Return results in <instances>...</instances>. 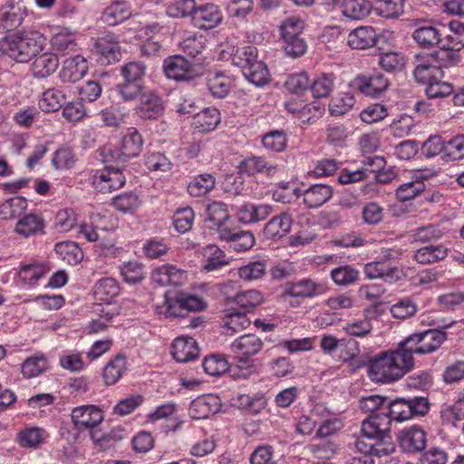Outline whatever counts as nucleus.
Instances as JSON below:
<instances>
[{
  "label": "nucleus",
  "mask_w": 464,
  "mask_h": 464,
  "mask_svg": "<svg viewBox=\"0 0 464 464\" xmlns=\"http://www.w3.org/2000/svg\"><path fill=\"white\" fill-rule=\"evenodd\" d=\"M413 365V357L401 342L397 349L381 353L372 359L368 372L373 382L390 383L402 378Z\"/></svg>",
  "instance_id": "nucleus-1"
},
{
  "label": "nucleus",
  "mask_w": 464,
  "mask_h": 464,
  "mask_svg": "<svg viewBox=\"0 0 464 464\" xmlns=\"http://www.w3.org/2000/svg\"><path fill=\"white\" fill-rule=\"evenodd\" d=\"M47 44L38 30H22L0 38V53L16 63H25L42 53Z\"/></svg>",
  "instance_id": "nucleus-2"
},
{
  "label": "nucleus",
  "mask_w": 464,
  "mask_h": 464,
  "mask_svg": "<svg viewBox=\"0 0 464 464\" xmlns=\"http://www.w3.org/2000/svg\"><path fill=\"white\" fill-rule=\"evenodd\" d=\"M264 346L263 340L256 334H243L236 338L230 344V351L237 362L238 377L247 378L256 372L255 364L250 360L256 355Z\"/></svg>",
  "instance_id": "nucleus-3"
},
{
  "label": "nucleus",
  "mask_w": 464,
  "mask_h": 464,
  "mask_svg": "<svg viewBox=\"0 0 464 464\" xmlns=\"http://www.w3.org/2000/svg\"><path fill=\"white\" fill-rule=\"evenodd\" d=\"M304 26V20L296 15L289 16L282 22L279 27L280 35L284 50L289 57L297 58L305 53L307 45L301 37Z\"/></svg>",
  "instance_id": "nucleus-4"
},
{
  "label": "nucleus",
  "mask_w": 464,
  "mask_h": 464,
  "mask_svg": "<svg viewBox=\"0 0 464 464\" xmlns=\"http://www.w3.org/2000/svg\"><path fill=\"white\" fill-rule=\"evenodd\" d=\"M445 339L446 335L443 332L430 329L422 333L413 334L401 343L406 351L413 357V354H424L434 352L442 344Z\"/></svg>",
  "instance_id": "nucleus-5"
},
{
  "label": "nucleus",
  "mask_w": 464,
  "mask_h": 464,
  "mask_svg": "<svg viewBox=\"0 0 464 464\" xmlns=\"http://www.w3.org/2000/svg\"><path fill=\"white\" fill-rule=\"evenodd\" d=\"M464 43L458 36L448 35L441 41L437 51L430 54L433 61L442 70L457 65L461 61L460 51Z\"/></svg>",
  "instance_id": "nucleus-6"
},
{
  "label": "nucleus",
  "mask_w": 464,
  "mask_h": 464,
  "mask_svg": "<svg viewBox=\"0 0 464 464\" xmlns=\"http://www.w3.org/2000/svg\"><path fill=\"white\" fill-rule=\"evenodd\" d=\"M27 16V8L23 0H5L0 6V31L18 28Z\"/></svg>",
  "instance_id": "nucleus-7"
},
{
  "label": "nucleus",
  "mask_w": 464,
  "mask_h": 464,
  "mask_svg": "<svg viewBox=\"0 0 464 464\" xmlns=\"http://www.w3.org/2000/svg\"><path fill=\"white\" fill-rule=\"evenodd\" d=\"M93 188L102 193H110L121 188L125 181V176L119 168L106 167L96 170L91 178Z\"/></svg>",
  "instance_id": "nucleus-8"
},
{
  "label": "nucleus",
  "mask_w": 464,
  "mask_h": 464,
  "mask_svg": "<svg viewBox=\"0 0 464 464\" xmlns=\"http://www.w3.org/2000/svg\"><path fill=\"white\" fill-rule=\"evenodd\" d=\"M220 48L221 58L231 59L233 64L241 69L242 73L257 58V49L255 46L237 47L233 41H227L221 44Z\"/></svg>",
  "instance_id": "nucleus-9"
},
{
  "label": "nucleus",
  "mask_w": 464,
  "mask_h": 464,
  "mask_svg": "<svg viewBox=\"0 0 464 464\" xmlns=\"http://www.w3.org/2000/svg\"><path fill=\"white\" fill-rule=\"evenodd\" d=\"M71 419L75 429L85 430L100 425L104 419V414L101 408L92 404H86L73 408L71 412Z\"/></svg>",
  "instance_id": "nucleus-10"
},
{
  "label": "nucleus",
  "mask_w": 464,
  "mask_h": 464,
  "mask_svg": "<svg viewBox=\"0 0 464 464\" xmlns=\"http://www.w3.org/2000/svg\"><path fill=\"white\" fill-rule=\"evenodd\" d=\"M95 52L102 64H112L121 58V47L115 35L105 34L99 37L95 43Z\"/></svg>",
  "instance_id": "nucleus-11"
},
{
  "label": "nucleus",
  "mask_w": 464,
  "mask_h": 464,
  "mask_svg": "<svg viewBox=\"0 0 464 464\" xmlns=\"http://www.w3.org/2000/svg\"><path fill=\"white\" fill-rule=\"evenodd\" d=\"M223 20L219 7L215 4H203L195 7L192 16L193 24L199 29H212Z\"/></svg>",
  "instance_id": "nucleus-12"
},
{
  "label": "nucleus",
  "mask_w": 464,
  "mask_h": 464,
  "mask_svg": "<svg viewBox=\"0 0 464 464\" xmlns=\"http://www.w3.org/2000/svg\"><path fill=\"white\" fill-rule=\"evenodd\" d=\"M135 111L140 118L144 120H155L160 117L164 111L161 98L151 91L143 92L140 96Z\"/></svg>",
  "instance_id": "nucleus-13"
},
{
  "label": "nucleus",
  "mask_w": 464,
  "mask_h": 464,
  "mask_svg": "<svg viewBox=\"0 0 464 464\" xmlns=\"http://www.w3.org/2000/svg\"><path fill=\"white\" fill-rule=\"evenodd\" d=\"M353 86L366 96L379 97L388 88L389 82L382 73L374 72L357 76L353 80Z\"/></svg>",
  "instance_id": "nucleus-14"
},
{
  "label": "nucleus",
  "mask_w": 464,
  "mask_h": 464,
  "mask_svg": "<svg viewBox=\"0 0 464 464\" xmlns=\"http://www.w3.org/2000/svg\"><path fill=\"white\" fill-rule=\"evenodd\" d=\"M399 443L404 451L417 453L426 447L427 434L417 425L404 428L399 434Z\"/></svg>",
  "instance_id": "nucleus-15"
},
{
  "label": "nucleus",
  "mask_w": 464,
  "mask_h": 464,
  "mask_svg": "<svg viewBox=\"0 0 464 464\" xmlns=\"http://www.w3.org/2000/svg\"><path fill=\"white\" fill-rule=\"evenodd\" d=\"M163 71L169 79L175 81L188 80L194 74L191 63L182 55H173L166 58L163 62Z\"/></svg>",
  "instance_id": "nucleus-16"
},
{
  "label": "nucleus",
  "mask_w": 464,
  "mask_h": 464,
  "mask_svg": "<svg viewBox=\"0 0 464 464\" xmlns=\"http://www.w3.org/2000/svg\"><path fill=\"white\" fill-rule=\"evenodd\" d=\"M170 352L178 362H188L198 356L199 347L194 338L182 335L173 340Z\"/></svg>",
  "instance_id": "nucleus-17"
},
{
  "label": "nucleus",
  "mask_w": 464,
  "mask_h": 464,
  "mask_svg": "<svg viewBox=\"0 0 464 464\" xmlns=\"http://www.w3.org/2000/svg\"><path fill=\"white\" fill-rule=\"evenodd\" d=\"M88 69V62L83 56H72L63 61L59 77L63 82H76L86 75Z\"/></svg>",
  "instance_id": "nucleus-18"
},
{
  "label": "nucleus",
  "mask_w": 464,
  "mask_h": 464,
  "mask_svg": "<svg viewBox=\"0 0 464 464\" xmlns=\"http://www.w3.org/2000/svg\"><path fill=\"white\" fill-rule=\"evenodd\" d=\"M414 77L418 82L430 84L431 82L442 79L444 72L430 55L416 57Z\"/></svg>",
  "instance_id": "nucleus-19"
},
{
  "label": "nucleus",
  "mask_w": 464,
  "mask_h": 464,
  "mask_svg": "<svg viewBox=\"0 0 464 464\" xmlns=\"http://www.w3.org/2000/svg\"><path fill=\"white\" fill-rule=\"evenodd\" d=\"M50 44L58 53L73 51L76 47V33L69 27L50 26Z\"/></svg>",
  "instance_id": "nucleus-20"
},
{
  "label": "nucleus",
  "mask_w": 464,
  "mask_h": 464,
  "mask_svg": "<svg viewBox=\"0 0 464 464\" xmlns=\"http://www.w3.org/2000/svg\"><path fill=\"white\" fill-rule=\"evenodd\" d=\"M220 410V400L215 395H203L193 400L188 408L192 419L202 420L210 417Z\"/></svg>",
  "instance_id": "nucleus-21"
},
{
  "label": "nucleus",
  "mask_w": 464,
  "mask_h": 464,
  "mask_svg": "<svg viewBox=\"0 0 464 464\" xmlns=\"http://www.w3.org/2000/svg\"><path fill=\"white\" fill-rule=\"evenodd\" d=\"M230 216L227 206L219 201H214L207 208L206 223L211 229L217 230L218 237L222 236L223 229H229Z\"/></svg>",
  "instance_id": "nucleus-22"
},
{
  "label": "nucleus",
  "mask_w": 464,
  "mask_h": 464,
  "mask_svg": "<svg viewBox=\"0 0 464 464\" xmlns=\"http://www.w3.org/2000/svg\"><path fill=\"white\" fill-rule=\"evenodd\" d=\"M335 4L343 16L354 21L366 18L372 10L368 0H335Z\"/></svg>",
  "instance_id": "nucleus-23"
},
{
  "label": "nucleus",
  "mask_w": 464,
  "mask_h": 464,
  "mask_svg": "<svg viewBox=\"0 0 464 464\" xmlns=\"http://www.w3.org/2000/svg\"><path fill=\"white\" fill-rule=\"evenodd\" d=\"M31 64V72L34 78L44 79L52 75L59 66V58L53 52H45L34 56Z\"/></svg>",
  "instance_id": "nucleus-24"
},
{
  "label": "nucleus",
  "mask_w": 464,
  "mask_h": 464,
  "mask_svg": "<svg viewBox=\"0 0 464 464\" xmlns=\"http://www.w3.org/2000/svg\"><path fill=\"white\" fill-rule=\"evenodd\" d=\"M50 271V266L44 261H33L21 266L18 272V284L22 286H33Z\"/></svg>",
  "instance_id": "nucleus-25"
},
{
  "label": "nucleus",
  "mask_w": 464,
  "mask_h": 464,
  "mask_svg": "<svg viewBox=\"0 0 464 464\" xmlns=\"http://www.w3.org/2000/svg\"><path fill=\"white\" fill-rule=\"evenodd\" d=\"M207 86L214 98L223 99L233 88L234 79L221 71L211 72L207 76Z\"/></svg>",
  "instance_id": "nucleus-26"
},
{
  "label": "nucleus",
  "mask_w": 464,
  "mask_h": 464,
  "mask_svg": "<svg viewBox=\"0 0 464 464\" xmlns=\"http://www.w3.org/2000/svg\"><path fill=\"white\" fill-rule=\"evenodd\" d=\"M377 33L372 26H358L347 36V44L352 49L364 50L377 44Z\"/></svg>",
  "instance_id": "nucleus-27"
},
{
  "label": "nucleus",
  "mask_w": 464,
  "mask_h": 464,
  "mask_svg": "<svg viewBox=\"0 0 464 464\" xmlns=\"http://www.w3.org/2000/svg\"><path fill=\"white\" fill-rule=\"evenodd\" d=\"M334 194L333 188L326 184H314L302 191L303 201L309 208H316L328 202Z\"/></svg>",
  "instance_id": "nucleus-28"
},
{
  "label": "nucleus",
  "mask_w": 464,
  "mask_h": 464,
  "mask_svg": "<svg viewBox=\"0 0 464 464\" xmlns=\"http://www.w3.org/2000/svg\"><path fill=\"white\" fill-rule=\"evenodd\" d=\"M293 225L292 216L284 212L273 217L264 227V235L266 238L276 240L285 237Z\"/></svg>",
  "instance_id": "nucleus-29"
},
{
  "label": "nucleus",
  "mask_w": 464,
  "mask_h": 464,
  "mask_svg": "<svg viewBox=\"0 0 464 464\" xmlns=\"http://www.w3.org/2000/svg\"><path fill=\"white\" fill-rule=\"evenodd\" d=\"M361 431L363 437L372 440L382 435H388L389 420L387 412L384 411L382 417H380V414L370 415L368 419L362 421Z\"/></svg>",
  "instance_id": "nucleus-30"
},
{
  "label": "nucleus",
  "mask_w": 464,
  "mask_h": 464,
  "mask_svg": "<svg viewBox=\"0 0 464 464\" xmlns=\"http://www.w3.org/2000/svg\"><path fill=\"white\" fill-rule=\"evenodd\" d=\"M220 121L219 111L215 107H208L193 116L191 125L195 130L205 133L214 130Z\"/></svg>",
  "instance_id": "nucleus-31"
},
{
  "label": "nucleus",
  "mask_w": 464,
  "mask_h": 464,
  "mask_svg": "<svg viewBox=\"0 0 464 464\" xmlns=\"http://www.w3.org/2000/svg\"><path fill=\"white\" fill-rule=\"evenodd\" d=\"M131 16V8L126 1H115L108 5L102 14V21L110 26H115Z\"/></svg>",
  "instance_id": "nucleus-32"
},
{
  "label": "nucleus",
  "mask_w": 464,
  "mask_h": 464,
  "mask_svg": "<svg viewBox=\"0 0 464 464\" xmlns=\"http://www.w3.org/2000/svg\"><path fill=\"white\" fill-rule=\"evenodd\" d=\"M47 431L40 427L26 426L16 434L17 444L25 449H37L47 439Z\"/></svg>",
  "instance_id": "nucleus-33"
},
{
  "label": "nucleus",
  "mask_w": 464,
  "mask_h": 464,
  "mask_svg": "<svg viewBox=\"0 0 464 464\" xmlns=\"http://www.w3.org/2000/svg\"><path fill=\"white\" fill-rule=\"evenodd\" d=\"M325 292V287L322 284H317L312 280L304 279L290 285L283 297H311L319 295Z\"/></svg>",
  "instance_id": "nucleus-34"
},
{
  "label": "nucleus",
  "mask_w": 464,
  "mask_h": 464,
  "mask_svg": "<svg viewBox=\"0 0 464 464\" xmlns=\"http://www.w3.org/2000/svg\"><path fill=\"white\" fill-rule=\"evenodd\" d=\"M364 274L368 278H382L392 282L399 278V270L396 266L385 261H374L364 266Z\"/></svg>",
  "instance_id": "nucleus-35"
},
{
  "label": "nucleus",
  "mask_w": 464,
  "mask_h": 464,
  "mask_svg": "<svg viewBox=\"0 0 464 464\" xmlns=\"http://www.w3.org/2000/svg\"><path fill=\"white\" fill-rule=\"evenodd\" d=\"M222 240L230 242V247L237 252H245L249 250L255 245V237L248 231H233L231 228L223 229Z\"/></svg>",
  "instance_id": "nucleus-36"
},
{
  "label": "nucleus",
  "mask_w": 464,
  "mask_h": 464,
  "mask_svg": "<svg viewBox=\"0 0 464 464\" xmlns=\"http://www.w3.org/2000/svg\"><path fill=\"white\" fill-rule=\"evenodd\" d=\"M362 442L356 443L357 449L364 453H368L372 458L373 456L382 458L391 455L395 451V444L390 434L382 435V437L374 440V442L362 447Z\"/></svg>",
  "instance_id": "nucleus-37"
},
{
  "label": "nucleus",
  "mask_w": 464,
  "mask_h": 464,
  "mask_svg": "<svg viewBox=\"0 0 464 464\" xmlns=\"http://www.w3.org/2000/svg\"><path fill=\"white\" fill-rule=\"evenodd\" d=\"M423 175L420 171H416L411 180L405 181L399 186L396 190V197L401 202L409 201L425 189V185L421 180Z\"/></svg>",
  "instance_id": "nucleus-38"
},
{
  "label": "nucleus",
  "mask_w": 464,
  "mask_h": 464,
  "mask_svg": "<svg viewBox=\"0 0 464 464\" xmlns=\"http://www.w3.org/2000/svg\"><path fill=\"white\" fill-rule=\"evenodd\" d=\"M216 186V178L209 173L194 176L188 184L187 190L189 196L200 198L208 195Z\"/></svg>",
  "instance_id": "nucleus-39"
},
{
  "label": "nucleus",
  "mask_w": 464,
  "mask_h": 464,
  "mask_svg": "<svg viewBox=\"0 0 464 464\" xmlns=\"http://www.w3.org/2000/svg\"><path fill=\"white\" fill-rule=\"evenodd\" d=\"M267 262L266 259H257L250 261L247 264L237 268V276L239 280L245 283H251L260 280L266 274Z\"/></svg>",
  "instance_id": "nucleus-40"
},
{
  "label": "nucleus",
  "mask_w": 464,
  "mask_h": 464,
  "mask_svg": "<svg viewBox=\"0 0 464 464\" xmlns=\"http://www.w3.org/2000/svg\"><path fill=\"white\" fill-rule=\"evenodd\" d=\"M44 227L43 218L38 214L30 213L18 219L14 231L24 237H29L43 231Z\"/></svg>",
  "instance_id": "nucleus-41"
},
{
  "label": "nucleus",
  "mask_w": 464,
  "mask_h": 464,
  "mask_svg": "<svg viewBox=\"0 0 464 464\" xmlns=\"http://www.w3.org/2000/svg\"><path fill=\"white\" fill-rule=\"evenodd\" d=\"M127 370V360L123 355H116L105 365L102 378L105 385H113L120 381Z\"/></svg>",
  "instance_id": "nucleus-42"
},
{
  "label": "nucleus",
  "mask_w": 464,
  "mask_h": 464,
  "mask_svg": "<svg viewBox=\"0 0 464 464\" xmlns=\"http://www.w3.org/2000/svg\"><path fill=\"white\" fill-rule=\"evenodd\" d=\"M412 38L422 48H432L442 41L440 30L432 25L417 27L412 33Z\"/></svg>",
  "instance_id": "nucleus-43"
},
{
  "label": "nucleus",
  "mask_w": 464,
  "mask_h": 464,
  "mask_svg": "<svg viewBox=\"0 0 464 464\" xmlns=\"http://www.w3.org/2000/svg\"><path fill=\"white\" fill-rule=\"evenodd\" d=\"M121 287L116 279L104 277L96 282L93 289L97 300L104 303H111V300L119 295Z\"/></svg>",
  "instance_id": "nucleus-44"
},
{
  "label": "nucleus",
  "mask_w": 464,
  "mask_h": 464,
  "mask_svg": "<svg viewBox=\"0 0 464 464\" xmlns=\"http://www.w3.org/2000/svg\"><path fill=\"white\" fill-rule=\"evenodd\" d=\"M335 87V76L333 73L322 72L310 81V91L314 98L328 97Z\"/></svg>",
  "instance_id": "nucleus-45"
},
{
  "label": "nucleus",
  "mask_w": 464,
  "mask_h": 464,
  "mask_svg": "<svg viewBox=\"0 0 464 464\" xmlns=\"http://www.w3.org/2000/svg\"><path fill=\"white\" fill-rule=\"evenodd\" d=\"M233 300L241 309L251 312L265 302V295L257 289H247L238 292Z\"/></svg>",
  "instance_id": "nucleus-46"
},
{
  "label": "nucleus",
  "mask_w": 464,
  "mask_h": 464,
  "mask_svg": "<svg viewBox=\"0 0 464 464\" xmlns=\"http://www.w3.org/2000/svg\"><path fill=\"white\" fill-rule=\"evenodd\" d=\"M372 10L387 19L397 18L404 12L405 0H373Z\"/></svg>",
  "instance_id": "nucleus-47"
},
{
  "label": "nucleus",
  "mask_w": 464,
  "mask_h": 464,
  "mask_svg": "<svg viewBox=\"0 0 464 464\" xmlns=\"http://www.w3.org/2000/svg\"><path fill=\"white\" fill-rule=\"evenodd\" d=\"M202 255L204 257L203 267L208 272L218 270L229 264L225 253L216 245H208L204 247Z\"/></svg>",
  "instance_id": "nucleus-48"
},
{
  "label": "nucleus",
  "mask_w": 464,
  "mask_h": 464,
  "mask_svg": "<svg viewBox=\"0 0 464 464\" xmlns=\"http://www.w3.org/2000/svg\"><path fill=\"white\" fill-rule=\"evenodd\" d=\"M54 251L62 260L72 266L79 264L83 258L82 249L72 241L57 243Z\"/></svg>",
  "instance_id": "nucleus-49"
},
{
  "label": "nucleus",
  "mask_w": 464,
  "mask_h": 464,
  "mask_svg": "<svg viewBox=\"0 0 464 464\" xmlns=\"http://www.w3.org/2000/svg\"><path fill=\"white\" fill-rule=\"evenodd\" d=\"M448 256V248L443 245L427 246L418 249L414 259L422 265H428L443 260Z\"/></svg>",
  "instance_id": "nucleus-50"
},
{
  "label": "nucleus",
  "mask_w": 464,
  "mask_h": 464,
  "mask_svg": "<svg viewBox=\"0 0 464 464\" xmlns=\"http://www.w3.org/2000/svg\"><path fill=\"white\" fill-rule=\"evenodd\" d=\"M143 147V139L135 128L127 129L122 137L121 153L127 157L138 156Z\"/></svg>",
  "instance_id": "nucleus-51"
},
{
  "label": "nucleus",
  "mask_w": 464,
  "mask_h": 464,
  "mask_svg": "<svg viewBox=\"0 0 464 464\" xmlns=\"http://www.w3.org/2000/svg\"><path fill=\"white\" fill-rule=\"evenodd\" d=\"M386 407L389 423L392 420L398 422L405 421L412 417V408L409 400L396 399Z\"/></svg>",
  "instance_id": "nucleus-52"
},
{
  "label": "nucleus",
  "mask_w": 464,
  "mask_h": 464,
  "mask_svg": "<svg viewBox=\"0 0 464 464\" xmlns=\"http://www.w3.org/2000/svg\"><path fill=\"white\" fill-rule=\"evenodd\" d=\"M355 104L354 95L350 92H340L329 102V111L332 115L342 116L350 111Z\"/></svg>",
  "instance_id": "nucleus-53"
},
{
  "label": "nucleus",
  "mask_w": 464,
  "mask_h": 464,
  "mask_svg": "<svg viewBox=\"0 0 464 464\" xmlns=\"http://www.w3.org/2000/svg\"><path fill=\"white\" fill-rule=\"evenodd\" d=\"M112 206L122 214H135L141 206V200L135 193H121L112 199Z\"/></svg>",
  "instance_id": "nucleus-54"
},
{
  "label": "nucleus",
  "mask_w": 464,
  "mask_h": 464,
  "mask_svg": "<svg viewBox=\"0 0 464 464\" xmlns=\"http://www.w3.org/2000/svg\"><path fill=\"white\" fill-rule=\"evenodd\" d=\"M241 169L249 175L264 172L267 176H272L276 171V166L266 161L262 157H250L246 159L241 163Z\"/></svg>",
  "instance_id": "nucleus-55"
},
{
  "label": "nucleus",
  "mask_w": 464,
  "mask_h": 464,
  "mask_svg": "<svg viewBox=\"0 0 464 464\" xmlns=\"http://www.w3.org/2000/svg\"><path fill=\"white\" fill-rule=\"evenodd\" d=\"M66 99L65 94L55 88H51L43 92L39 100V108L45 112L58 111Z\"/></svg>",
  "instance_id": "nucleus-56"
},
{
  "label": "nucleus",
  "mask_w": 464,
  "mask_h": 464,
  "mask_svg": "<svg viewBox=\"0 0 464 464\" xmlns=\"http://www.w3.org/2000/svg\"><path fill=\"white\" fill-rule=\"evenodd\" d=\"M204 372L210 376H219L229 369L227 357L220 353H211L202 362Z\"/></svg>",
  "instance_id": "nucleus-57"
},
{
  "label": "nucleus",
  "mask_w": 464,
  "mask_h": 464,
  "mask_svg": "<svg viewBox=\"0 0 464 464\" xmlns=\"http://www.w3.org/2000/svg\"><path fill=\"white\" fill-rule=\"evenodd\" d=\"M48 368V362L43 353H36L27 358L22 364V374L25 378H34Z\"/></svg>",
  "instance_id": "nucleus-58"
},
{
  "label": "nucleus",
  "mask_w": 464,
  "mask_h": 464,
  "mask_svg": "<svg viewBox=\"0 0 464 464\" xmlns=\"http://www.w3.org/2000/svg\"><path fill=\"white\" fill-rule=\"evenodd\" d=\"M243 74L246 79L256 86H263L269 80V72L266 65L257 58L246 67Z\"/></svg>",
  "instance_id": "nucleus-59"
},
{
  "label": "nucleus",
  "mask_w": 464,
  "mask_h": 464,
  "mask_svg": "<svg viewBox=\"0 0 464 464\" xmlns=\"http://www.w3.org/2000/svg\"><path fill=\"white\" fill-rule=\"evenodd\" d=\"M76 162V156L73 150L68 146L57 149L52 157V165L57 170H67L72 169Z\"/></svg>",
  "instance_id": "nucleus-60"
},
{
  "label": "nucleus",
  "mask_w": 464,
  "mask_h": 464,
  "mask_svg": "<svg viewBox=\"0 0 464 464\" xmlns=\"http://www.w3.org/2000/svg\"><path fill=\"white\" fill-rule=\"evenodd\" d=\"M302 190L294 183L286 182L279 184L273 191V199L283 204H290L299 198Z\"/></svg>",
  "instance_id": "nucleus-61"
},
{
  "label": "nucleus",
  "mask_w": 464,
  "mask_h": 464,
  "mask_svg": "<svg viewBox=\"0 0 464 464\" xmlns=\"http://www.w3.org/2000/svg\"><path fill=\"white\" fill-rule=\"evenodd\" d=\"M414 127V119L410 115L401 114L393 119L389 129L393 137L401 139L409 136L412 132Z\"/></svg>",
  "instance_id": "nucleus-62"
},
{
  "label": "nucleus",
  "mask_w": 464,
  "mask_h": 464,
  "mask_svg": "<svg viewBox=\"0 0 464 464\" xmlns=\"http://www.w3.org/2000/svg\"><path fill=\"white\" fill-rule=\"evenodd\" d=\"M98 117L104 126L119 128L125 123L126 113L119 107L110 106L101 110Z\"/></svg>",
  "instance_id": "nucleus-63"
},
{
  "label": "nucleus",
  "mask_w": 464,
  "mask_h": 464,
  "mask_svg": "<svg viewBox=\"0 0 464 464\" xmlns=\"http://www.w3.org/2000/svg\"><path fill=\"white\" fill-rule=\"evenodd\" d=\"M254 9L253 0H229L225 5L227 15L238 20H245Z\"/></svg>",
  "instance_id": "nucleus-64"
}]
</instances>
